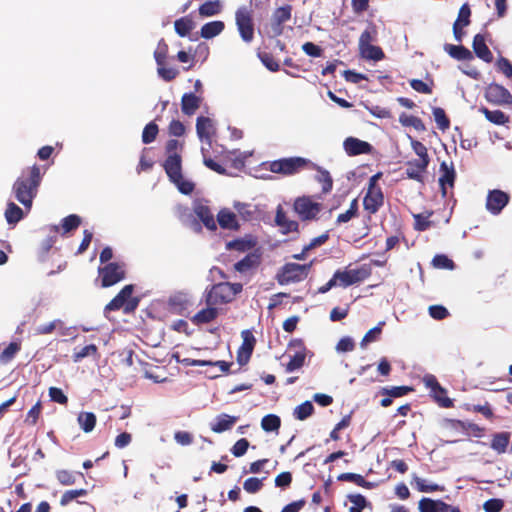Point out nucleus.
Wrapping results in <instances>:
<instances>
[{
    "label": "nucleus",
    "mask_w": 512,
    "mask_h": 512,
    "mask_svg": "<svg viewBox=\"0 0 512 512\" xmlns=\"http://www.w3.org/2000/svg\"><path fill=\"white\" fill-rule=\"evenodd\" d=\"M40 178V169L37 166H33L28 178L21 177L14 184L13 189L15 196L27 210H30L32 206Z\"/></svg>",
    "instance_id": "f257e3e1"
},
{
    "label": "nucleus",
    "mask_w": 512,
    "mask_h": 512,
    "mask_svg": "<svg viewBox=\"0 0 512 512\" xmlns=\"http://www.w3.org/2000/svg\"><path fill=\"white\" fill-rule=\"evenodd\" d=\"M165 171L170 180L178 187L183 194H189L194 189V184L183 178L181 174V158L177 154H171L164 164Z\"/></svg>",
    "instance_id": "f03ea898"
},
{
    "label": "nucleus",
    "mask_w": 512,
    "mask_h": 512,
    "mask_svg": "<svg viewBox=\"0 0 512 512\" xmlns=\"http://www.w3.org/2000/svg\"><path fill=\"white\" fill-rule=\"evenodd\" d=\"M242 291L240 283H219L212 287L207 295L206 302L208 305H217L228 303Z\"/></svg>",
    "instance_id": "7ed1b4c3"
},
{
    "label": "nucleus",
    "mask_w": 512,
    "mask_h": 512,
    "mask_svg": "<svg viewBox=\"0 0 512 512\" xmlns=\"http://www.w3.org/2000/svg\"><path fill=\"white\" fill-rule=\"evenodd\" d=\"M310 264L287 263L277 274V280L281 285L296 283L304 280L311 268Z\"/></svg>",
    "instance_id": "20e7f679"
},
{
    "label": "nucleus",
    "mask_w": 512,
    "mask_h": 512,
    "mask_svg": "<svg viewBox=\"0 0 512 512\" xmlns=\"http://www.w3.org/2000/svg\"><path fill=\"white\" fill-rule=\"evenodd\" d=\"M294 211L302 220H315L323 209V205L310 196H301L294 201Z\"/></svg>",
    "instance_id": "39448f33"
},
{
    "label": "nucleus",
    "mask_w": 512,
    "mask_h": 512,
    "mask_svg": "<svg viewBox=\"0 0 512 512\" xmlns=\"http://www.w3.org/2000/svg\"><path fill=\"white\" fill-rule=\"evenodd\" d=\"M235 20L242 40L248 43L251 42L254 38L252 11L245 6L238 8L235 13Z\"/></svg>",
    "instance_id": "423d86ee"
},
{
    "label": "nucleus",
    "mask_w": 512,
    "mask_h": 512,
    "mask_svg": "<svg viewBox=\"0 0 512 512\" xmlns=\"http://www.w3.org/2000/svg\"><path fill=\"white\" fill-rule=\"evenodd\" d=\"M132 285H126L105 307V311H115L123 308L125 312L134 310L138 301L131 297Z\"/></svg>",
    "instance_id": "0eeeda50"
},
{
    "label": "nucleus",
    "mask_w": 512,
    "mask_h": 512,
    "mask_svg": "<svg viewBox=\"0 0 512 512\" xmlns=\"http://www.w3.org/2000/svg\"><path fill=\"white\" fill-rule=\"evenodd\" d=\"M368 275L369 270L362 267L359 269L337 271L333 278L336 280L337 286L347 287L363 281Z\"/></svg>",
    "instance_id": "6e6552de"
},
{
    "label": "nucleus",
    "mask_w": 512,
    "mask_h": 512,
    "mask_svg": "<svg viewBox=\"0 0 512 512\" xmlns=\"http://www.w3.org/2000/svg\"><path fill=\"white\" fill-rule=\"evenodd\" d=\"M423 383L430 389L432 397L440 406L449 408L453 405L452 400L446 395V390L440 386L435 376L430 374L425 375L423 377Z\"/></svg>",
    "instance_id": "1a4fd4ad"
},
{
    "label": "nucleus",
    "mask_w": 512,
    "mask_h": 512,
    "mask_svg": "<svg viewBox=\"0 0 512 512\" xmlns=\"http://www.w3.org/2000/svg\"><path fill=\"white\" fill-rule=\"evenodd\" d=\"M99 274L102 279V286L109 287L118 283L125 277V270L122 264L110 263L99 269Z\"/></svg>",
    "instance_id": "9d476101"
},
{
    "label": "nucleus",
    "mask_w": 512,
    "mask_h": 512,
    "mask_svg": "<svg viewBox=\"0 0 512 512\" xmlns=\"http://www.w3.org/2000/svg\"><path fill=\"white\" fill-rule=\"evenodd\" d=\"M486 99L496 105H509L512 104L511 93L499 84H490L486 88Z\"/></svg>",
    "instance_id": "9b49d317"
},
{
    "label": "nucleus",
    "mask_w": 512,
    "mask_h": 512,
    "mask_svg": "<svg viewBox=\"0 0 512 512\" xmlns=\"http://www.w3.org/2000/svg\"><path fill=\"white\" fill-rule=\"evenodd\" d=\"M306 163L307 160L301 157L282 159L271 164V171L274 173L292 174Z\"/></svg>",
    "instance_id": "f8f14e48"
},
{
    "label": "nucleus",
    "mask_w": 512,
    "mask_h": 512,
    "mask_svg": "<svg viewBox=\"0 0 512 512\" xmlns=\"http://www.w3.org/2000/svg\"><path fill=\"white\" fill-rule=\"evenodd\" d=\"M508 202L509 196L507 193L501 190H492L487 196L486 208L490 213L497 215L508 204Z\"/></svg>",
    "instance_id": "ddd939ff"
},
{
    "label": "nucleus",
    "mask_w": 512,
    "mask_h": 512,
    "mask_svg": "<svg viewBox=\"0 0 512 512\" xmlns=\"http://www.w3.org/2000/svg\"><path fill=\"white\" fill-rule=\"evenodd\" d=\"M241 337L242 345L238 349L237 361L240 365H245L250 359L256 340L249 330L242 331Z\"/></svg>",
    "instance_id": "4468645a"
},
{
    "label": "nucleus",
    "mask_w": 512,
    "mask_h": 512,
    "mask_svg": "<svg viewBox=\"0 0 512 512\" xmlns=\"http://www.w3.org/2000/svg\"><path fill=\"white\" fill-rule=\"evenodd\" d=\"M196 131L199 139L211 146V138L215 134L216 128L214 121L209 117L200 116L197 118Z\"/></svg>",
    "instance_id": "2eb2a0df"
},
{
    "label": "nucleus",
    "mask_w": 512,
    "mask_h": 512,
    "mask_svg": "<svg viewBox=\"0 0 512 512\" xmlns=\"http://www.w3.org/2000/svg\"><path fill=\"white\" fill-rule=\"evenodd\" d=\"M418 508L420 512H460L456 507L430 498H422L419 501Z\"/></svg>",
    "instance_id": "dca6fc26"
},
{
    "label": "nucleus",
    "mask_w": 512,
    "mask_h": 512,
    "mask_svg": "<svg viewBox=\"0 0 512 512\" xmlns=\"http://www.w3.org/2000/svg\"><path fill=\"white\" fill-rule=\"evenodd\" d=\"M383 204V194L380 187H368V191L364 197L363 205L365 210L370 213L378 211Z\"/></svg>",
    "instance_id": "f3484780"
},
{
    "label": "nucleus",
    "mask_w": 512,
    "mask_h": 512,
    "mask_svg": "<svg viewBox=\"0 0 512 512\" xmlns=\"http://www.w3.org/2000/svg\"><path fill=\"white\" fill-rule=\"evenodd\" d=\"M237 420L238 418L236 416H231L224 413L219 414L210 423V429L215 433H222L227 430H230L237 422Z\"/></svg>",
    "instance_id": "a211bd4d"
},
{
    "label": "nucleus",
    "mask_w": 512,
    "mask_h": 512,
    "mask_svg": "<svg viewBox=\"0 0 512 512\" xmlns=\"http://www.w3.org/2000/svg\"><path fill=\"white\" fill-rule=\"evenodd\" d=\"M344 148L349 155L366 154L372 149L368 142L353 137H349L344 141Z\"/></svg>",
    "instance_id": "6ab92c4d"
},
{
    "label": "nucleus",
    "mask_w": 512,
    "mask_h": 512,
    "mask_svg": "<svg viewBox=\"0 0 512 512\" xmlns=\"http://www.w3.org/2000/svg\"><path fill=\"white\" fill-rule=\"evenodd\" d=\"M178 362L185 364L186 366H209L212 368H219L220 372H226L229 369L230 364L225 361H210V360H195L190 358L180 359L178 355L174 356Z\"/></svg>",
    "instance_id": "aec40b11"
},
{
    "label": "nucleus",
    "mask_w": 512,
    "mask_h": 512,
    "mask_svg": "<svg viewBox=\"0 0 512 512\" xmlns=\"http://www.w3.org/2000/svg\"><path fill=\"white\" fill-rule=\"evenodd\" d=\"M473 50L475 54L483 61L490 63L493 59L492 53L485 43V38L482 34H477L473 39Z\"/></svg>",
    "instance_id": "412c9836"
},
{
    "label": "nucleus",
    "mask_w": 512,
    "mask_h": 512,
    "mask_svg": "<svg viewBox=\"0 0 512 512\" xmlns=\"http://www.w3.org/2000/svg\"><path fill=\"white\" fill-rule=\"evenodd\" d=\"M259 264L260 254L254 252L246 255L242 260L235 263L234 268L240 273H246L252 269H255Z\"/></svg>",
    "instance_id": "4be33fe9"
},
{
    "label": "nucleus",
    "mask_w": 512,
    "mask_h": 512,
    "mask_svg": "<svg viewBox=\"0 0 512 512\" xmlns=\"http://www.w3.org/2000/svg\"><path fill=\"white\" fill-rule=\"evenodd\" d=\"M406 174L408 178L416 180L418 182L423 181V173L426 171L429 163L422 165L420 159L411 160L407 162Z\"/></svg>",
    "instance_id": "5701e85b"
},
{
    "label": "nucleus",
    "mask_w": 512,
    "mask_h": 512,
    "mask_svg": "<svg viewBox=\"0 0 512 512\" xmlns=\"http://www.w3.org/2000/svg\"><path fill=\"white\" fill-rule=\"evenodd\" d=\"M219 314L216 305H208L207 307L196 313L192 317V322L195 324H205L213 321Z\"/></svg>",
    "instance_id": "b1692460"
},
{
    "label": "nucleus",
    "mask_w": 512,
    "mask_h": 512,
    "mask_svg": "<svg viewBox=\"0 0 512 512\" xmlns=\"http://www.w3.org/2000/svg\"><path fill=\"white\" fill-rule=\"evenodd\" d=\"M358 50L359 55L366 60L377 62L384 58V52L382 49L373 44L358 47Z\"/></svg>",
    "instance_id": "393cba45"
},
{
    "label": "nucleus",
    "mask_w": 512,
    "mask_h": 512,
    "mask_svg": "<svg viewBox=\"0 0 512 512\" xmlns=\"http://www.w3.org/2000/svg\"><path fill=\"white\" fill-rule=\"evenodd\" d=\"M256 245V240L251 236H246L241 239L229 241L226 244V248L229 250H236L239 252H246L253 249Z\"/></svg>",
    "instance_id": "a878e982"
},
{
    "label": "nucleus",
    "mask_w": 512,
    "mask_h": 512,
    "mask_svg": "<svg viewBox=\"0 0 512 512\" xmlns=\"http://www.w3.org/2000/svg\"><path fill=\"white\" fill-rule=\"evenodd\" d=\"M219 225L224 229H237L238 222L235 213L228 209H222L217 215Z\"/></svg>",
    "instance_id": "bb28decb"
},
{
    "label": "nucleus",
    "mask_w": 512,
    "mask_h": 512,
    "mask_svg": "<svg viewBox=\"0 0 512 512\" xmlns=\"http://www.w3.org/2000/svg\"><path fill=\"white\" fill-rule=\"evenodd\" d=\"M510 441V433L500 432L492 436L491 448L498 454H503L507 451Z\"/></svg>",
    "instance_id": "cd10ccee"
},
{
    "label": "nucleus",
    "mask_w": 512,
    "mask_h": 512,
    "mask_svg": "<svg viewBox=\"0 0 512 512\" xmlns=\"http://www.w3.org/2000/svg\"><path fill=\"white\" fill-rule=\"evenodd\" d=\"M441 177L439 178V183L442 186L443 195L446 194L445 185L453 186L455 179V171L452 165H448L443 162L440 165Z\"/></svg>",
    "instance_id": "c85d7f7f"
},
{
    "label": "nucleus",
    "mask_w": 512,
    "mask_h": 512,
    "mask_svg": "<svg viewBox=\"0 0 512 512\" xmlns=\"http://www.w3.org/2000/svg\"><path fill=\"white\" fill-rule=\"evenodd\" d=\"M224 23L222 21H212L202 26L200 35L204 39H211L219 35L224 30Z\"/></svg>",
    "instance_id": "c756f323"
},
{
    "label": "nucleus",
    "mask_w": 512,
    "mask_h": 512,
    "mask_svg": "<svg viewBox=\"0 0 512 512\" xmlns=\"http://www.w3.org/2000/svg\"><path fill=\"white\" fill-rule=\"evenodd\" d=\"M96 421V416L92 412H81L77 417L78 425L85 433H90L93 431L96 425Z\"/></svg>",
    "instance_id": "7c9ffc66"
},
{
    "label": "nucleus",
    "mask_w": 512,
    "mask_h": 512,
    "mask_svg": "<svg viewBox=\"0 0 512 512\" xmlns=\"http://www.w3.org/2000/svg\"><path fill=\"white\" fill-rule=\"evenodd\" d=\"M378 29L377 26L369 22L366 29L361 33L359 37L358 47L373 44L377 40Z\"/></svg>",
    "instance_id": "2f4dec72"
},
{
    "label": "nucleus",
    "mask_w": 512,
    "mask_h": 512,
    "mask_svg": "<svg viewBox=\"0 0 512 512\" xmlns=\"http://www.w3.org/2000/svg\"><path fill=\"white\" fill-rule=\"evenodd\" d=\"M195 213L203 224L210 230L216 229V222L208 207L198 204L195 206Z\"/></svg>",
    "instance_id": "473e14b6"
},
{
    "label": "nucleus",
    "mask_w": 512,
    "mask_h": 512,
    "mask_svg": "<svg viewBox=\"0 0 512 512\" xmlns=\"http://www.w3.org/2000/svg\"><path fill=\"white\" fill-rule=\"evenodd\" d=\"M200 98L189 93L182 97V111L187 115H192L199 108Z\"/></svg>",
    "instance_id": "72a5a7b5"
},
{
    "label": "nucleus",
    "mask_w": 512,
    "mask_h": 512,
    "mask_svg": "<svg viewBox=\"0 0 512 512\" xmlns=\"http://www.w3.org/2000/svg\"><path fill=\"white\" fill-rule=\"evenodd\" d=\"M446 52L448 54L457 59V60H471L473 59V55L471 51L464 46H457V45H446L445 46Z\"/></svg>",
    "instance_id": "f704fd0d"
},
{
    "label": "nucleus",
    "mask_w": 512,
    "mask_h": 512,
    "mask_svg": "<svg viewBox=\"0 0 512 512\" xmlns=\"http://www.w3.org/2000/svg\"><path fill=\"white\" fill-rule=\"evenodd\" d=\"M413 483L415 484L418 491L423 493H431L434 491H444V487L435 483H431L426 479L419 476H413Z\"/></svg>",
    "instance_id": "c9c22d12"
},
{
    "label": "nucleus",
    "mask_w": 512,
    "mask_h": 512,
    "mask_svg": "<svg viewBox=\"0 0 512 512\" xmlns=\"http://www.w3.org/2000/svg\"><path fill=\"white\" fill-rule=\"evenodd\" d=\"M306 358V349L300 347L298 351L290 358V361L286 365L287 372H293L299 368H301L305 362Z\"/></svg>",
    "instance_id": "e433bc0d"
},
{
    "label": "nucleus",
    "mask_w": 512,
    "mask_h": 512,
    "mask_svg": "<svg viewBox=\"0 0 512 512\" xmlns=\"http://www.w3.org/2000/svg\"><path fill=\"white\" fill-rule=\"evenodd\" d=\"M24 216L23 210L13 202L7 205L5 211V218L9 224H15L19 222Z\"/></svg>",
    "instance_id": "4c0bfd02"
},
{
    "label": "nucleus",
    "mask_w": 512,
    "mask_h": 512,
    "mask_svg": "<svg viewBox=\"0 0 512 512\" xmlns=\"http://www.w3.org/2000/svg\"><path fill=\"white\" fill-rule=\"evenodd\" d=\"M480 111L485 115L486 119L494 124L502 125L508 122L509 118L500 110H488L483 107Z\"/></svg>",
    "instance_id": "58836bf2"
},
{
    "label": "nucleus",
    "mask_w": 512,
    "mask_h": 512,
    "mask_svg": "<svg viewBox=\"0 0 512 512\" xmlns=\"http://www.w3.org/2000/svg\"><path fill=\"white\" fill-rule=\"evenodd\" d=\"M399 122L403 125V126H411L413 127L415 130L417 131H424L426 128H425V125L424 123L422 122L421 119L415 117V116H412V115H408L406 113H402L400 116H399Z\"/></svg>",
    "instance_id": "ea45409f"
},
{
    "label": "nucleus",
    "mask_w": 512,
    "mask_h": 512,
    "mask_svg": "<svg viewBox=\"0 0 512 512\" xmlns=\"http://www.w3.org/2000/svg\"><path fill=\"white\" fill-rule=\"evenodd\" d=\"M408 139L410 140L413 151L418 156V159L421 160L422 165L429 163L430 158L428 156L427 148L421 142L413 139L410 135H408Z\"/></svg>",
    "instance_id": "a19ab883"
},
{
    "label": "nucleus",
    "mask_w": 512,
    "mask_h": 512,
    "mask_svg": "<svg viewBox=\"0 0 512 512\" xmlns=\"http://www.w3.org/2000/svg\"><path fill=\"white\" fill-rule=\"evenodd\" d=\"M221 5L219 1H207L199 8V14L203 17H211L219 14Z\"/></svg>",
    "instance_id": "79ce46f5"
},
{
    "label": "nucleus",
    "mask_w": 512,
    "mask_h": 512,
    "mask_svg": "<svg viewBox=\"0 0 512 512\" xmlns=\"http://www.w3.org/2000/svg\"><path fill=\"white\" fill-rule=\"evenodd\" d=\"M280 418L274 414H269L263 417L261 427L266 432L276 431L280 427Z\"/></svg>",
    "instance_id": "37998d69"
},
{
    "label": "nucleus",
    "mask_w": 512,
    "mask_h": 512,
    "mask_svg": "<svg viewBox=\"0 0 512 512\" xmlns=\"http://www.w3.org/2000/svg\"><path fill=\"white\" fill-rule=\"evenodd\" d=\"M316 180L322 184L323 193H328L332 189L333 181L330 176V173L327 170H323L321 168H317Z\"/></svg>",
    "instance_id": "c03bdc74"
},
{
    "label": "nucleus",
    "mask_w": 512,
    "mask_h": 512,
    "mask_svg": "<svg viewBox=\"0 0 512 512\" xmlns=\"http://www.w3.org/2000/svg\"><path fill=\"white\" fill-rule=\"evenodd\" d=\"M385 324V322H380L377 326L370 329L362 338V341L360 343L361 347H366L369 343L376 341L382 332V327Z\"/></svg>",
    "instance_id": "a18cd8bd"
},
{
    "label": "nucleus",
    "mask_w": 512,
    "mask_h": 512,
    "mask_svg": "<svg viewBox=\"0 0 512 512\" xmlns=\"http://www.w3.org/2000/svg\"><path fill=\"white\" fill-rule=\"evenodd\" d=\"M314 407L310 401H306L300 405H298L294 409V416L298 420H305L313 413Z\"/></svg>",
    "instance_id": "49530a36"
},
{
    "label": "nucleus",
    "mask_w": 512,
    "mask_h": 512,
    "mask_svg": "<svg viewBox=\"0 0 512 512\" xmlns=\"http://www.w3.org/2000/svg\"><path fill=\"white\" fill-rule=\"evenodd\" d=\"M433 116H434V120L440 130L445 131L449 128V126H450L449 119L447 118L445 111L442 108H439V107L433 108Z\"/></svg>",
    "instance_id": "de8ad7c7"
},
{
    "label": "nucleus",
    "mask_w": 512,
    "mask_h": 512,
    "mask_svg": "<svg viewBox=\"0 0 512 512\" xmlns=\"http://www.w3.org/2000/svg\"><path fill=\"white\" fill-rule=\"evenodd\" d=\"M20 350V344L17 342L10 343L0 354V362L3 364L8 363L13 359L16 353Z\"/></svg>",
    "instance_id": "09e8293b"
},
{
    "label": "nucleus",
    "mask_w": 512,
    "mask_h": 512,
    "mask_svg": "<svg viewBox=\"0 0 512 512\" xmlns=\"http://www.w3.org/2000/svg\"><path fill=\"white\" fill-rule=\"evenodd\" d=\"M339 480L354 482L359 486L372 488L373 484L367 482L361 475L355 473H343L339 475Z\"/></svg>",
    "instance_id": "8fccbe9b"
},
{
    "label": "nucleus",
    "mask_w": 512,
    "mask_h": 512,
    "mask_svg": "<svg viewBox=\"0 0 512 512\" xmlns=\"http://www.w3.org/2000/svg\"><path fill=\"white\" fill-rule=\"evenodd\" d=\"M193 29V22L188 18H181L175 21V30L181 36H187Z\"/></svg>",
    "instance_id": "3c124183"
},
{
    "label": "nucleus",
    "mask_w": 512,
    "mask_h": 512,
    "mask_svg": "<svg viewBox=\"0 0 512 512\" xmlns=\"http://www.w3.org/2000/svg\"><path fill=\"white\" fill-rule=\"evenodd\" d=\"M275 221H276L277 225L285 228L287 231H292V230L296 229V226H297V224L295 222L289 221L287 219L285 213L283 212V210L280 207L277 209Z\"/></svg>",
    "instance_id": "603ef678"
},
{
    "label": "nucleus",
    "mask_w": 512,
    "mask_h": 512,
    "mask_svg": "<svg viewBox=\"0 0 512 512\" xmlns=\"http://www.w3.org/2000/svg\"><path fill=\"white\" fill-rule=\"evenodd\" d=\"M357 210H358V201H357V199H354L351 202L349 209L346 212L338 215L337 223L342 224V223H346V222L350 221L356 215Z\"/></svg>",
    "instance_id": "864d4df0"
},
{
    "label": "nucleus",
    "mask_w": 512,
    "mask_h": 512,
    "mask_svg": "<svg viewBox=\"0 0 512 512\" xmlns=\"http://www.w3.org/2000/svg\"><path fill=\"white\" fill-rule=\"evenodd\" d=\"M201 152L203 155V162L206 167H208L209 169H211L219 174H223L225 172V169L220 164H218L217 162H215L214 160H212L211 158H209L207 156L208 149L205 146L201 147Z\"/></svg>",
    "instance_id": "5fc2aeb1"
},
{
    "label": "nucleus",
    "mask_w": 512,
    "mask_h": 512,
    "mask_svg": "<svg viewBox=\"0 0 512 512\" xmlns=\"http://www.w3.org/2000/svg\"><path fill=\"white\" fill-rule=\"evenodd\" d=\"M291 17V7L289 5L279 7L274 12L273 18L277 24H282L288 21Z\"/></svg>",
    "instance_id": "6e6d98bb"
},
{
    "label": "nucleus",
    "mask_w": 512,
    "mask_h": 512,
    "mask_svg": "<svg viewBox=\"0 0 512 512\" xmlns=\"http://www.w3.org/2000/svg\"><path fill=\"white\" fill-rule=\"evenodd\" d=\"M158 133V127L154 123H149L145 126L142 133V140L144 143L148 144L155 140Z\"/></svg>",
    "instance_id": "4d7b16f0"
},
{
    "label": "nucleus",
    "mask_w": 512,
    "mask_h": 512,
    "mask_svg": "<svg viewBox=\"0 0 512 512\" xmlns=\"http://www.w3.org/2000/svg\"><path fill=\"white\" fill-rule=\"evenodd\" d=\"M86 495V490L84 489H77V490H69V491H66L62 497H61V500H60V504L62 506H66L67 504H69L72 500L78 498V497H81V496H84Z\"/></svg>",
    "instance_id": "13d9d810"
},
{
    "label": "nucleus",
    "mask_w": 512,
    "mask_h": 512,
    "mask_svg": "<svg viewBox=\"0 0 512 512\" xmlns=\"http://www.w3.org/2000/svg\"><path fill=\"white\" fill-rule=\"evenodd\" d=\"M262 480L256 477H250L245 480L243 488L248 493H256L262 488Z\"/></svg>",
    "instance_id": "bf43d9fd"
},
{
    "label": "nucleus",
    "mask_w": 512,
    "mask_h": 512,
    "mask_svg": "<svg viewBox=\"0 0 512 512\" xmlns=\"http://www.w3.org/2000/svg\"><path fill=\"white\" fill-rule=\"evenodd\" d=\"M56 477L62 485H72L76 481L75 475L68 470H58Z\"/></svg>",
    "instance_id": "052dcab7"
},
{
    "label": "nucleus",
    "mask_w": 512,
    "mask_h": 512,
    "mask_svg": "<svg viewBox=\"0 0 512 512\" xmlns=\"http://www.w3.org/2000/svg\"><path fill=\"white\" fill-rule=\"evenodd\" d=\"M471 10L468 4L462 5L459 10L458 18L455 23H459L461 26H467L470 23Z\"/></svg>",
    "instance_id": "680f3d73"
},
{
    "label": "nucleus",
    "mask_w": 512,
    "mask_h": 512,
    "mask_svg": "<svg viewBox=\"0 0 512 512\" xmlns=\"http://www.w3.org/2000/svg\"><path fill=\"white\" fill-rule=\"evenodd\" d=\"M248 448H249V442L246 439L242 438V439L238 440L233 445V447L231 449V453L235 457H241L247 452Z\"/></svg>",
    "instance_id": "e2e57ef3"
},
{
    "label": "nucleus",
    "mask_w": 512,
    "mask_h": 512,
    "mask_svg": "<svg viewBox=\"0 0 512 512\" xmlns=\"http://www.w3.org/2000/svg\"><path fill=\"white\" fill-rule=\"evenodd\" d=\"M433 266L441 269H452L453 262L445 255H437L433 258Z\"/></svg>",
    "instance_id": "0e129e2a"
},
{
    "label": "nucleus",
    "mask_w": 512,
    "mask_h": 512,
    "mask_svg": "<svg viewBox=\"0 0 512 512\" xmlns=\"http://www.w3.org/2000/svg\"><path fill=\"white\" fill-rule=\"evenodd\" d=\"M80 224V218L77 215H70L63 219L62 228L64 232L76 229Z\"/></svg>",
    "instance_id": "69168bd1"
},
{
    "label": "nucleus",
    "mask_w": 512,
    "mask_h": 512,
    "mask_svg": "<svg viewBox=\"0 0 512 512\" xmlns=\"http://www.w3.org/2000/svg\"><path fill=\"white\" fill-rule=\"evenodd\" d=\"M49 396L52 401L57 402L59 404H66L68 399L67 396L63 393L60 388L51 387L49 389Z\"/></svg>",
    "instance_id": "338daca9"
},
{
    "label": "nucleus",
    "mask_w": 512,
    "mask_h": 512,
    "mask_svg": "<svg viewBox=\"0 0 512 512\" xmlns=\"http://www.w3.org/2000/svg\"><path fill=\"white\" fill-rule=\"evenodd\" d=\"M496 66L498 70L501 71L507 77L512 76V64L508 59L503 57L499 58L496 62Z\"/></svg>",
    "instance_id": "774afa93"
}]
</instances>
